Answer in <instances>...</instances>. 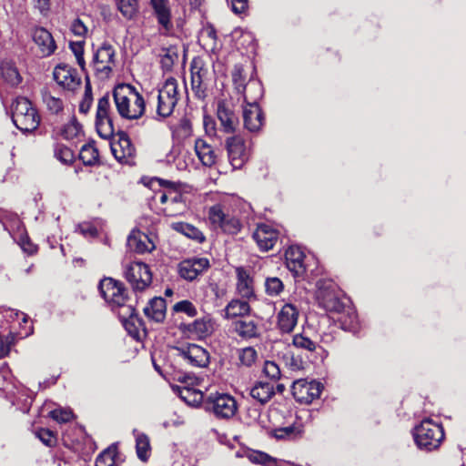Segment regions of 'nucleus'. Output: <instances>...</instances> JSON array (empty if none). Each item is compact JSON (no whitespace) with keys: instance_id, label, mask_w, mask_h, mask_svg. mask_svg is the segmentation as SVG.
I'll list each match as a JSON object with an SVG mask.
<instances>
[{"instance_id":"1","label":"nucleus","mask_w":466,"mask_h":466,"mask_svg":"<svg viewBox=\"0 0 466 466\" xmlns=\"http://www.w3.org/2000/svg\"><path fill=\"white\" fill-rule=\"evenodd\" d=\"M113 98L118 115L127 120L139 119L145 113L146 103L142 95L129 84L117 85Z\"/></svg>"},{"instance_id":"2","label":"nucleus","mask_w":466,"mask_h":466,"mask_svg":"<svg viewBox=\"0 0 466 466\" xmlns=\"http://www.w3.org/2000/svg\"><path fill=\"white\" fill-rule=\"evenodd\" d=\"M99 291L112 309L119 308L125 311L124 314L119 315V320H128L129 318L133 317L135 309L126 305L128 296L127 290L122 282L112 278H106L99 283Z\"/></svg>"},{"instance_id":"3","label":"nucleus","mask_w":466,"mask_h":466,"mask_svg":"<svg viewBox=\"0 0 466 466\" xmlns=\"http://www.w3.org/2000/svg\"><path fill=\"white\" fill-rule=\"evenodd\" d=\"M12 120L22 132H32L40 124V116L25 97H17L12 104Z\"/></svg>"},{"instance_id":"4","label":"nucleus","mask_w":466,"mask_h":466,"mask_svg":"<svg viewBox=\"0 0 466 466\" xmlns=\"http://www.w3.org/2000/svg\"><path fill=\"white\" fill-rule=\"evenodd\" d=\"M414 439L420 449L432 451L441 445L444 439V431L441 425L427 419L416 427Z\"/></svg>"},{"instance_id":"5","label":"nucleus","mask_w":466,"mask_h":466,"mask_svg":"<svg viewBox=\"0 0 466 466\" xmlns=\"http://www.w3.org/2000/svg\"><path fill=\"white\" fill-rule=\"evenodd\" d=\"M204 409L218 419H229L236 414L238 405L233 396L215 392L210 393L204 400Z\"/></svg>"},{"instance_id":"6","label":"nucleus","mask_w":466,"mask_h":466,"mask_svg":"<svg viewBox=\"0 0 466 466\" xmlns=\"http://www.w3.org/2000/svg\"><path fill=\"white\" fill-rule=\"evenodd\" d=\"M177 101V81L174 77H168L157 92V114L161 117L169 116L173 113Z\"/></svg>"},{"instance_id":"7","label":"nucleus","mask_w":466,"mask_h":466,"mask_svg":"<svg viewBox=\"0 0 466 466\" xmlns=\"http://www.w3.org/2000/svg\"><path fill=\"white\" fill-rule=\"evenodd\" d=\"M181 385L173 386V390L177 392L179 398L189 406H198L204 404V396L201 390L194 389V386L199 384V380L192 374H177L175 378Z\"/></svg>"},{"instance_id":"8","label":"nucleus","mask_w":466,"mask_h":466,"mask_svg":"<svg viewBox=\"0 0 466 466\" xmlns=\"http://www.w3.org/2000/svg\"><path fill=\"white\" fill-rule=\"evenodd\" d=\"M110 96L106 94L98 99L96 114V128L100 137L109 139L115 129L113 125Z\"/></svg>"},{"instance_id":"9","label":"nucleus","mask_w":466,"mask_h":466,"mask_svg":"<svg viewBox=\"0 0 466 466\" xmlns=\"http://www.w3.org/2000/svg\"><path fill=\"white\" fill-rule=\"evenodd\" d=\"M124 276L136 291L145 290L152 282V273L149 267L141 261L128 263L125 267Z\"/></svg>"},{"instance_id":"10","label":"nucleus","mask_w":466,"mask_h":466,"mask_svg":"<svg viewBox=\"0 0 466 466\" xmlns=\"http://www.w3.org/2000/svg\"><path fill=\"white\" fill-rule=\"evenodd\" d=\"M208 219L215 228H220L227 234L236 235L241 229L239 219L225 212L220 205H215L209 208Z\"/></svg>"},{"instance_id":"11","label":"nucleus","mask_w":466,"mask_h":466,"mask_svg":"<svg viewBox=\"0 0 466 466\" xmlns=\"http://www.w3.org/2000/svg\"><path fill=\"white\" fill-rule=\"evenodd\" d=\"M116 65V51L114 47L104 43L94 54L92 66L101 77L106 78L112 73Z\"/></svg>"},{"instance_id":"12","label":"nucleus","mask_w":466,"mask_h":466,"mask_svg":"<svg viewBox=\"0 0 466 466\" xmlns=\"http://www.w3.org/2000/svg\"><path fill=\"white\" fill-rule=\"evenodd\" d=\"M191 89L196 97L205 99L208 86V69L205 66L204 62L200 58H194L191 66Z\"/></svg>"},{"instance_id":"13","label":"nucleus","mask_w":466,"mask_h":466,"mask_svg":"<svg viewBox=\"0 0 466 466\" xmlns=\"http://www.w3.org/2000/svg\"><path fill=\"white\" fill-rule=\"evenodd\" d=\"M177 356L192 367L204 368L209 363V353L197 344L176 347Z\"/></svg>"},{"instance_id":"14","label":"nucleus","mask_w":466,"mask_h":466,"mask_svg":"<svg viewBox=\"0 0 466 466\" xmlns=\"http://www.w3.org/2000/svg\"><path fill=\"white\" fill-rule=\"evenodd\" d=\"M226 147L233 168H241L248 158V152L243 137L240 136L228 137L226 139Z\"/></svg>"},{"instance_id":"15","label":"nucleus","mask_w":466,"mask_h":466,"mask_svg":"<svg viewBox=\"0 0 466 466\" xmlns=\"http://www.w3.org/2000/svg\"><path fill=\"white\" fill-rule=\"evenodd\" d=\"M322 385L315 380H298L293 382L292 394L301 403H310L321 393Z\"/></svg>"},{"instance_id":"16","label":"nucleus","mask_w":466,"mask_h":466,"mask_svg":"<svg viewBox=\"0 0 466 466\" xmlns=\"http://www.w3.org/2000/svg\"><path fill=\"white\" fill-rule=\"evenodd\" d=\"M158 200L161 204L165 205L163 212L168 217L181 215L187 208L182 194L176 189L159 192Z\"/></svg>"},{"instance_id":"17","label":"nucleus","mask_w":466,"mask_h":466,"mask_svg":"<svg viewBox=\"0 0 466 466\" xmlns=\"http://www.w3.org/2000/svg\"><path fill=\"white\" fill-rule=\"evenodd\" d=\"M153 14L160 26L162 35H168L173 30L171 7L168 0H149Z\"/></svg>"},{"instance_id":"18","label":"nucleus","mask_w":466,"mask_h":466,"mask_svg":"<svg viewBox=\"0 0 466 466\" xmlns=\"http://www.w3.org/2000/svg\"><path fill=\"white\" fill-rule=\"evenodd\" d=\"M55 81L63 88L75 91L80 86L81 78L76 69L67 65H58L53 72Z\"/></svg>"},{"instance_id":"19","label":"nucleus","mask_w":466,"mask_h":466,"mask_svg":"<svg viewBox=\"0 0 466 466\" xmlns=\"http://www.w3.org/2000/svg\"><path fill=\"white\" fill-rule=\"evenodd\" d=\"M209 266V261L206 258H192L178 264V273L184 279L192 281L206 271Z\"/></svg>"},{"instance_id":"20","label":"nucleus","mask_w":466,"mask_h":466,"mask_svg":"<svg viewBox=\"0 0 466 466\" xmlns=\"http://www.w3.org/2000/svg\"><path fill=\"white\" fill-rule=\"evenodd\" d=\"M32 38L38 48V54L43 57L51 56L56 49V45L51 33L44 27L34 28Z\"/></svg>"},{"instance_id":"21","label":"nucleus","mask_w":466,"mask_h":466,"mask_svg":"<svg viewBox=\"0 0 466 466\" xmlns=\"http://www.w3.org/2000/svg\"><path fill=\"white\" fill-rule=\"evenodd\" d=\"M279 238V233L271 226L267 224L258 225L253 233V238L259 248L263 251L271 249Z\"/></svg>"},{"instance_id":"22","label":"nucleus","mask_w":466,"mask_h":466,"mask_svg":"<svg viewBox=\"0 0 466 466\" xmlns=\"http://www.w3.org/2000/svg\"><path fill=\"white\" fill-rule=\"evenodd\" d=\"M127 247L137 253L151 252L156 248L155 242L140 230H132L127 238Z\"/></svg>"},{"instance_id":"23","label":"nucleus","mask_w":466,"mask_h":466,"mask_svg":"<svg viewBox=\"0 0 466 466\" xmlns=\"http://www.w3.org/2000/svg\"><path fill=\"white\" fill-rule=\"evenodd\" d=\"M111 151L117 161L127 163L135 154V147L130 138L125 133H121L118 140L111 143Z\"/></svg>"},{"instance_id":"24","label":"nucleus","mask_w":466,"mask_h":466,"mask_svg":"<svg viewBox=\"0 0 466 466\" xmlns=\"http://www.w3.org/2000/svg\"><path fill=\"white\" fill-rule=\"evenodd\" d=\"M180 329L185 336L192 339H203L214 331L212 322H183Z\"/></svg>"},{"instance_id":"25","label":"nucleus","mask_w":466,"mask_h":466,"mask_svg":"<svg viewBox=\"0 0 466 466\" xmlns=\"http://www.w3.org/2000/svg\"><path fill=\"white\" fill-rule=\"evenodd\" d=\"M285 258L287 268L295 277H299L304 274L306 270L304 265L305 255L299 247H289L285 253Z\"/></svg>"},{"instance_id":"26","label":"nucleus","mask_w":466,"mask_h":466,"mask_svg":"<svg viewBox=\"0 0 466 466\" xmlns=\"http://www.w3.org/2000/svg\"><path fill=\"white\" fill-rule=\"evenodd\" d=\"M217 116L224 132H235L238 124V118L226 103L219 102L218 104Z\"/></svg>"},{"instance_id":"27","label":"nucleus","mask_w":466,"mask_h":466,"mask_svg":"<svg viewBox=\"0 0 466 466\" xmlns=\"http://www.w3.org/2000/svg\"><path fill=\"white\" fill-rule=\"evenodd\" d=\"M194 149L199 161L205 167H212L217 161V154L213 147L202 138L195 140Z\"/></svg>"},{"instance_id":"28","label":"nucleus","mask_w":466,"mask_h":466,"mask_svg":"<svg viewBox=\"0 0 466 466\" xmlns=\"http://www.w3.org/2000/svg\"><path fill=\"white\" fill-rule=\"evenodd\" d=\"M262 113L258 106H248L243 107L244 127L250 132L259 130L262 126Z\"/></svg>"},{"instance_id":"29","label":"nucleus","mask_w":466,"mask_h":466,"mask_svg":"<svg viewBox=\"0 0 466 466\" xmlns=\"http://www.w3.org/2000/svg\"><path fill=\"white\" fill-rule=\"evenodd\" d=\"M243 96L244 102L248 106H258V100L263 96V87L261 83L257 79H249L247 82L244 91H239Z\"/></svg>"},{"instance_id":"30","label":"nucleus","mask_w":466,"mask_h":466,"mask_svg":"<svg viewBox=\"0 0 466 466\" xmlns=\"http://www.w3.org/2000/svg\"><path fill=\"white\" fill-rule=\"evenodd\" d=\"M341 291L337 285L332 281H319L317 299L320 307H324L329 300H331L338 296H340Z\"/></svg>"},{"instance_id":"31","label":"nucleus","mask_w":466,"mask_h":466,"mask_svg":"<svg viewBox=\"0 0 466 466\" xmlns=\"http://www.w3.org/2000/svg\"><path fill=\"white\" fill-rule=\"evenodd\" d=\"M237 289L243 298H251L254 295L253 279L243 268H237Z\"/></svg>"},{"instance_id":"32","label":"nucleus","mask_w":466,"mask_h":466,"mask_svg":"<svg viewBox=\"0 0 466 466\" xmlns=\"http://www.w3.org/2000/svg\"><path fill=\"white\" fill-rule=\"evenodd\" d=\"M274 394L273 385L268 382H258L250 390V396L261 404L268 402Z\"/></svg>"},{"instance_id":"33","label":"nucleus","mask_w":466,"mask_h":466,"mask_svg":"<svg viewBox=\"0 0 466 466\" xmlns=\"http://www.w3.org/2000/svg\"><path fill=\"white\" fill-rule=\"evenodd\" d=\"M144 312L152 320H162L166 313V301L162 298L152 299L144 309Z\"/></svg>"},{"instance_id":"34","label":"nucleus","mask_w":466,"mask_h":466,"mask_svg":"<svg viewBox=\"0 0 466 466\" xmlns=\"http://www.w3.org/2000/svg\"><path fill=\"white\" fill-rule=\"evenodd\" d=\"M0 77L10 86H17L22 78L15 65L9 61L0 64Z\"/></svg>"},{"instance_id":"35","label":"nucleus","mask_w":466,"mask_h":466,"mask_svg":"<svg viewBox=\"0 0 466 466\" xmlns=\"http://www.w3.org/2000/svg\"><path fill=\"white\" fill-rule=\"evenodd\" d=\"M136 437V451L138 459L142 461H147L151 454V447L148 437L134 430L133 431Z\"/></svg>"},{"instance_id":"36","label":"nucleus","mask_w":466,"mask_h":466,"mask_svg":"<svg viewBox=\"0 0 466 466\" xmlns=\"http://www.w3.org/2000/svg\"><path fill=\"white\" fill-rule=\"evenodd\" d=\"M172 228L177 231L187 236L189 238L196 239L199 242H202L205 239L203 233L197 228L196 227L184 222H177L172 224Z\"/></svg>"},{"instance_id":"37","label":"nucleus","mask_w":466,"mask_h":466,"mask_svg":"<svg viewBox=\"0 0 466 466\" xmlns=\"http://www.w3.org/2000/svg\"><path fill=\"white\" fill-rule=\"evenodd\" d=\"M117 10L121 15L130 20L133 19L138 12V0H115Z\"/></svg>"},{"instance_id":"38","label":"nucleus","mask_w":466,"mask_h":466,"mask_svg":"<svg viewBox=\"0 0 466 466\" xmlns=\"http://www.w3.org/2000/svg\"><path fill=\"white\" fill-rule=\"evenodd\" d=\"M248 312L249 305L243 300H232L226 308L227 318L245 317Z\"/></svg>"},{"instance_id":"39","label":"nucleus","mask_w":466,"mask_h":466,"mask_svg":"<svg viewBox=\"0 0 466 466\" xmlns=\"http://www.w3.org/2000/svg\"><path fill=\"white\" fill-rule=\"evenodd\" d=\"M245 456L252 463L261 464L264 466H272L276 461L275 459L268 453L256 450L247 451Z\"/></svg>"},{"instance_id":"40","label":"nucleus","mask_w":466,"mask_h":466,"mask_svg":"<svg viewBox=\"0 0 466 466\" xmlns=\"http://www.w3.org/2000/svg\"><path fill=\"white\" fill-rule=\"evenodd\" d=\"M79 157L86 166H92L98 160V151L93 144H85L82 146Z\"/></svg>"},{"instance_id":"41","label":"nucleus","mask_w":466,"mask_h":466,"mask_svg":"<svg viewBox=\"0 0 466 466\" xmlns=\"http://www.w3.org/2000/svg\"><path fill=\"white\" fill-rule=\"evenodd\" d=\"M125 329L131 338L137 341H142L147 336L144 322H122Z\"/></svg>"},{"instance_id":"42","label":"nucleus","mask_w":466,"mask_h":466,"mask_svg":"<svg viewBox=\"0 0 466 466\" xmlns=\"http://www.w3.org/2000/svg\"><path fill=\"white\" fill-rule=\"evenodd\" d=\"M235 330L244 339L254 338L258 334L255 322H236Z\"/></svg>"},{"instance_id":"43","label":"nucleus","mask_w":466,"mask_h":466,"mask_svg":"<svg viewBox=\"0 0 466 466\" xmlns=\"http://www.w3.org/2000/svg\"><path fill=\"white\" fill-rule=\"evenodd\" d=\"M82 132L81 125L73 118L70 122L66 124L61 129V136L67 140L78 137Z\"/></svg>"},{"instance_id":"44","label":"nucleus","mask_w":466,"mask_h":466,"mask_svg":"<svg viewBox=\"0 0 466 466\" xmlns=\"http://www.w3.org/2000/svg\"><path fill=\"white\" fill-rule=\"evenodd\" d=\"M116 448L109 447L96 460V466H116Z\"/></svg>"},{"instance_id":"45","label":"nucleus","mask_w":466,"mask_h":466,"mask_svg":"<svg viewBox=\"0 0 466 466\" xmlns=\"http://www.w3.org/2000/svg\"><path fill=\"white\" fill-rule=\"evenodd\" d=\"M43 101L47 109L53 114H58L63 110L64 104L59 97L52 96L49 92L44 91L42 93Z\"/></svg>"},{"instance_id":"46","label":"nucleus","mask_w":466,"mask_h":466,"mask_svg":"<svg viewBox=\"0 0 466 466\" xmlns=\"http://www.w3.org/2000/svg\"><path fill=\"white\" fill-rule=\"evenodd\" d=\"M238 352L239 363L245 367H251L258 358V353L252 347L240 349Z\"/></svg>"},{"instance_id":"47","label":"nucleus","mask_w":466,"mask_h":466,"mask_svg":"<svg viewBox=\"0 0 466 466\" xmlns=\"http://www.w3.org/2000/svg\"><path fill=\"white\" fill-rule=\"evenodd\" d=\"M161 56V66L165 71H170L174 64L178 59V55L175 47L167 48Z\"/></svg>"},{"instance_id":"48","label":"nucleus","mask_w":466,"mask_h":466,"mask_svg":"<svg viewBox=\"0 0 466 466\" xmlns=\"http://www.w3.org/2000/svg\"><path fill=\"white\" fill-rule=\"evenodd\" d=\"M299 309L294 303H286L279 313V320H297Z\"/></svg>"},{"instance_id":"49","label":"nucleus","mask_w":466,"mask_h":466,"mask_svg":"<svg viewBox=\"0 0 466 466\" xmlns=\"http://www.w3.org/2000/svg\"><path fill=\"white\" fill-rule=\"evenodd\" d=\"M28 316L17 309L0 307V320H27Z\"/></svg>"},{"instance_id":"50","label":"nucleus","mask_w":466,"mask_h":466,"mask_svg":"<svg viewBox=\"0 0 466 466\" xmlns=\"http://www.w3.org/2000/svg\"><path fill=\"white\" fill-rule=\"evenodd\" d=\"M232 80L235 86V89L238 93L239 91H244L246 83V76L244 74V70L242 66H236L232 72Z\"/></svg>"},{"instance_id":"51","label":"nucleus","mask_w":466,"mask_h":466,"mask_svg":"<svg viewBox=\"0 0 466 466\" xmlns=\"http://www.w3.org/2000/svg\"><path fill=\"white\" fill-rule=\"evenodd\" d=\"M265 288L269 296H277L283 290L284 286L279 278L273 277L266 279Z\"/></svg>"},{"instance_id":"52","label":"nucleus","mask_w":466,"mask_h":466,"mask_svg":"<svg viewBox=\"0 0 466 466\" xmlns=\"http://www.w3.org/2000/svg\"><path fill=\"white\" fill-rule=\"evenodd\" d=\"M173 310L175 312H184L188 318H194L197 315V309L189 300H182L176 303Z\"/></svg>"},{"instance_id":"53","label":"nucleus","mask_w":466,"mask_h":466,"mask_svg":"<svg viewBox=\"0 0 466 466\" xmlns=\"http://www.w3.org/2000/svg\"><path fill=\"white\" fill-rule=\"evenodd\" d=\"M35 436L46 446L53 447L56 443L55 433L48 429H39L35 431Z\"/></svg>"},{"instance_id":"54","label":"nucleus","mask_w":466,"mask_h":466,"mask_svg":"<svg viewBox=\"0 0 466 466\" xmlns=\"http://www.w3.org/2000/svg\"><path fill=\"white\" fill-rule=\"evenodd\" d=\"M70 49L76 56V62L82 70H85L86 62L84 58V42H73L70 44Z\"/></svg>"},{"instance_id":"55","label":"nucleus","mask_w":466,"mask_h":466,"mask_svg":"<svg viewBox=\"0 0 466 466\" xmlns=\"http://www.w3.org/2000/svg\"><path fill=\"white\" fill-rule=\"evenodd\" d=\"M55 157L63 163H70L73 160L72 151L66 146L56 145L55 147Z\"/></svg>"},{"instance_id":"56","label":"nucleus","mask_w":466,"mask_h":466,"mask_svg":"<svg viewBox=\"0 0 466 466\" xmlns=\"http://www.w3.org/2000/svg\"><path fill=\"white\" fill-rule=\"evenodd\" d=\"M49 416L59 423H66L73 419V413L70 410L56 409L49 412Z\"/></svg>"},{"instance_id":"57","label":"nucleus","mask_w":466,"mask_h":466,"mask_svg":"<svg viewBox=\"0 0 466 466\" xmlns=\"http://www.w3.org/2000/svg\"><path fill=\"white\" fill-rule=\"evenodd\" d=\"M15 342V337L13 333H10L6 337H0V358H4L8 355L11 347Z\"/></svg>"},{"instance_id":"58","label":"nucleus","mask_w":466,"mask_h":466,"mask_svg":"<svg viewBox=\"0 0 466 466\" xmlns=\"http://www.w3.org/2000/svg\"><path fill=\"white\" fill-rule=\"evenodd\" d=\"M263 372L267 377L273 380H278L280 378V370L274 361H265Z\"/></svg>"},{"instance_id":"59","label":"nucleus","mask_w":466,"mask_h":466,"mask_svg":"<svg viewBox=\"0 0 466 466\" xmlns=\"http://www.w3.org/2000/svg\"><path fill=\"white\" fill-rule=\"evenodd\" d=\"M293 344L298 348L306 349L309 351H313L316 349L315 342L302 335L294 336Z\"/></svg>"},{"instance_id":"60","label":"nucleus","mask_w":466,"mask_h":466,"mask_svg":"<svg viewBox=\"0 0 466 466\" xmlns=\"http://www.w3.org/2000/svg\"><path fill=\"white\" fill-rule=\"evenodd\" d=\"M345 308V302L340 299V296L329 300L323 309L330 313H339Z\"/></svg>"},{"instance_id":"61","label":"nucleus","mask_w":466,"mask_h":466,"mask_svg":"<svg viewBox=\"0 0 466 466\" xmlns=\"http://www.w3.org/2000/svg\"><path fill=\"white\" fill-rule=\"evenodd\" d=\"M92 101H93V97H92V93H91V87H90V85L87 84L86 86V91L84 94L83 100L81 101V103L79 105V111L84 114L87 113L89 111V109L91 108Z\"/></svg>"},{"instance_id":"62","label":"nucleus","mask_w":466,"mask_h":466,"mask_svg":"<svg viewBox=\"0 0 466 466\" xmlns=\"http://www.w3.org/2000/svg\"><path fill=\"white\" fill-rule=\"evenodd\" d=\"M71 31L76 36L85 37L87 35L88 29L82 19L76 18L72 22Z\"/></svg>"},{"instance_id":"63","label":"nucleus","mask_w":466,"mask_h":466,"mask_svg":"<svg viewBox=\"0 0 466 466\" xmlns=\"http://www.w3.org/2000/svg\"><path fill=\"white\" fill-rule=\"evenodd\" d=\"M203 126L207 135L214 136L216 134V123L211 116H204Z\"/></svg>"},{"instance_id":"64","label":"nucleus","mask_w":466,"mask_h":466,"mask_svg":"<svg viewBox=\"0 0 466 466\" xmlns=\"http://www.w3.org/2000/svg\"><path fill=\"white\" fill-rule=\"evenodd\" d=\"M34 5L43 15H46L50 11L51 0H33Z\"/></svg>"}]
</instances>
